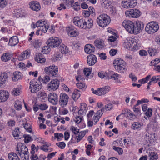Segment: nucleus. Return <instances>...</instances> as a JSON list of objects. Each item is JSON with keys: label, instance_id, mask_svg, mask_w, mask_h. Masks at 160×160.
Segmentation results:
<instances>
[{"label": "nucleus", "instance_id": "obj_1", "mask_svg": "<svg viewBox=\"0 0 160 160\" xmlns=\"http://www.w3.org/2000/svg\"><path fill=\"white\" fill-rule=\"evenodd\" d=\"M139 40L136 37L128 38L125 41L123 45L127 49L138 50L139 49Z\"/></svg>", "mask_w": 160, "mask_h": 160}, {"label": "nucleus", "instance_id": "obj_2", "mask_svg": "<svg viewBox=\"0 0 160 160\" xmlns=\"http://www.w3.org/2000/svg\"><path fill=\"white\" fill-rule=\"evenodd\" d=\"M16 150L18 151L17 153L23 160H28L29 159L28 149L24 144L22 143H18Z\"/></svg>", "mask_w": 160, "mask_h": 160}, {"label": "nucleus", "instance_id": "obj_3", "mask_svg": "<svg viewBox=\"0 0 160 160\" xmlns=\"http://www.w3.org/2000/svg\"><path fill=\"white\" fill-rule=\"evenodd\" d=\"M111 19L109 16L105 14H102L97 18V24L101 27L104 28L108 25L110 23Z\"/></svg>", "mask_w": 160, "mask_h": 160}, {"label": "nucleus", "instance_id": "obj_4", "mask_svg": "<svg viewBox=\"0 0 160 160\" xmlns=\"http://www.w3.org/2000/svg\"><path fill=\"white\" fill-rule=\"evenodd\" d=\"M29 88L32 93H36L40 90L42 85L40 81H38L36 79L32 80L29 83Z\"/></svg>", "mask_w": 160, "mask_h": 160}, {"label": "nucleus", "instance_id": "obj_5", "mask_svg": "<svg viewBox=\"0 0 160 160\" xmlns=\"http://www.w3.org/2000/svg\"><path fill=\"white\" fill-rule=\"evenodd\" d=\"M159 29L157 22L151 21L148 23L145 28V31L148 34H153L157 32Z\"/></svg>", "mask_w": 160, "mask_h": 160}, {"label": "nucleus", "instance_id": "obj_6", "mask_svg": "<svg viewBox=\"0 0 160 160\" xmlns=\"http://www.w3.org/2000/svg\"><path fill=\"white\" fill-rule=\"evenodd\" d=\"M44 71L47 74L53 77H57L58 73V68L57 66L53 65L45 68Z\"/></svg>", "mask_w": 160, "mask_h": 160}, {"label": "nucleus", "instance_id": "obj_7", "mask_svg": "<svg viewBox=\"0 0 160 160\" xmlns=\"http://www.w3.org/2000/svg\"><path fill=\"white\" fill-rule=\"evenodd\" d=\"M122 26L129 33L134 34V23L130 20H124L122 23Z\"/></svg>", "mask_w": 160, "mask_h": 160}, {"label": "nucleus", "instance_id": "obj_8", "mask_svg": "<svg viewBox=\"0 0 160 160\" xmlns=\"http://www.w3.org/2000/svg\"><path fill=\"white\" fill-rule=\"evenodd\" d=\"M59 85V81L57 79L52 80L48 84L47 89L50 91L57 90Z\"/></svg>", "mask_w": 160, "mask_h": 160}, {"label": "nucleus", "instance_id": "obj_9", "mask_svg": "<svg viewBox=\"0 0 160 160\" xmlns=\"http://www.w3.org/2000/svg\"><path fill=\"white\" fill-rule=\"evenodd\" d=\"M48 45L51 48L57 47L60 44L62 40L59 38L52 37L50 38L47 41Z\"/></svg>", "mask_w": 160, "mask_h": 160}, {"label": "nucleus", "instance_id": "obj_10", "mask_svg": "<svg viewBox=\"0 0 160 160\" xmlns=\"http://www.w3.org/2000/svg\"><path fill=\"white\" fill-rule=\"evenodd\" d=\"M73 22L75 25L81 28L86 29V22L85 19L75 17L73 18Z\"/></svg>", "mask_w": 160, "mask_h": 160}, {"label": "nucleus", "instance_id": "obj_11", "mask_svg": "<svg viewBox=\"0 0 160 160\" xmlns=\"http://www.w3.org/2000/svg\"><path fill=\"white\" fill-rule=\"evenodd\" d=\"M69 97L64 93H62L60 95L59 103L61 107H64L67 104Z\"/></svg>", "mask_w": 160, "mask_h": 160}, {"label": "nucleus", "instance_id": "obj_12", "mask_svg": "<svg viewBox=\"0 0 160 160\" xmlns=\"http://www.w3.org/2000/svg\"><path fill=\"white\" fill-rule=\"evenodd\" d=\"M48 99L50 103L54 105L57 104L58 101V96L57 94L54 92H52L49 94Z\"/></svg>", "mask_w": 160, "mask_h": 160}, {"label": "nucleus", "instance_id": "obj_13", "mask_svg": "<svg viewBox=\"0 0 160 160\" xmlns=\"http://www.w3.org/2000/svg\"><path fill=\"white\" fill-rule=\"evenodd\" d=\"M144 24L142 22L140 21L137 22L134 24V34H137L140 33L143 29Z\"/></svg>", "mask_w": 160, "mask_h": 160}, {"label": "nucleus", "instance_id": "obj_14", "mask_svg": "<svg viewBox=\"0 0 160 160\" xmlns=\"http://www.w3.org/2000/svg\"><path fill=\"white\" fill-rule=\"evenodd\" d=\"M97 61V58L93 54H90L87 57V63L90 66L94 65L96 62Z\"/></svg>", "mask_w": 160, "mask_h": 160}, {"label": "nucleus", "instance_id": "obj_15", "mask_svg": "<svg viewBox=\"0 0 160 160\" xmlns=\"http://www.w3.org/2000/svg\"><path fill=\"white\" fill-rule=\"evenodd\" d=\"M9 96V94L8 91L4 90L0 91V102L6 101Z\"/></svg>", "mask_w": 160, "mask_h": 160}, {"label": "nucleus", "instance_id": "obj_16", "mask_svg": "<svg viewBox=\"0 0 160 160\" xmlns=\"http://www.w3.org/2000/svg\"><path fill=\"white\" fill-rule=\"evenodd\" d=\"M30 8L33 10L38 11L41 8L40 4L37 1H33L29 3Z\"/></svg>", "mask_w": 160, "mask_h": 160}, {"label": "nucleus", "instance_id": "obj_17", "mask_svg": "<svg viewBox=\"0 0 160 160\" xmlns=\"http://www.w3.org/2000/svg\"><path fill=\"white\" fill-rule=\"evenodd\" d=\"M68 34L71 37H75L78 35L76 29L72 27H68L67 29Z\"/></svg>", "mask_w": 160, "mask_h": 160}, {"label": "nucleus", "instance_id": "obj_18", "mask_svg": "<svg viewBox=\"0 0 160 160\" xmlns=\"http://www.w3.org/2000/svg\"><path fill=\"white\" fill-rule=\"evenodd\" d=\"M122 114L131 120H133L136 118V115L132 113L131 111L128 109L125 110L124 112L122 113Z\"/></svg>", "mask_w": 160, "mask_h": 160}, {"label": "nucleus", "instance_id": "obj_19", "mask_svg": "<svg viewBox=\"0 0 160 160\" xmlns=\"http://www.w3.org/2000/svg\"><path fill=\"white\" fill-rule=\"evenodd\" d=\"M114 68L115 70L118 72L123 73L126 71L128 66L126 64H125L118 66H117V65L116 66V65H114Z\"/></svg>", "mask_w": 160, "mask_h": 160}, {"label": "nucleus", "instance_id": "obj_20", "mask_svg": "<svg viewBox=\"0 0 160 160\" xmlns=\"http://www.w3.org/2000/svg\"><path fill=\"white\" fill-rule=\"evenodd\" d=\"M8 78V74L7 73L3 72L0 75V88L6 83Z\"/></svg>", "mask_w": 160, "mask_h": 160}, {"label": "nucleus", "instance_id": "obj_21", "mask_svg": "<svg viewBox=\"0 0 160 160\" xmlns=\"http://www.w3.org/2000/svg\"><path fill=\"white\" fill-rule=\"evenodd\" d=\"M24 11L21 9H16L14 11V16L17 18L21 17V18H25L26 14Z\"/></svg>", "mask_w": 160, "mask_h": 160}, {"label": "nucleus", "instance_id": "obj_22", "mask_svg": "<svg viewBox=\"0 0 160 160\" xmlns=\"http://www.w3.org/2000/svg\"><path fill=\"white\" fill-rule=\"evenodd\" d=\"M108 40L110 44L112 47H115L117 46L118 41L116 37L113 36H111Z\"/></svg>", "mask_w": 160, "mask_h": 160}, {"label": "nucleus", "instance_id": "obj_23", "mask_svg": "<svg viewBox=\"0 0 160 160\" xmlns=\"http://www.w3.org/2000/svg\"><path fill=\"white\" fill-rule=\"evenodd\" d=\"M86 133L85 131H82L78 134L75 135L74 137L76 142L77 143L79 142L84 137Z\"/></svg>", "mask_w": 160, "mask_h": 160}, {"label": "nucleus", "instance_id": "obj_24", "mask_svg": "<svg viewBox=\"0 0 160 160\" xmlns=\"http://www.w3.org/2000/svg\"><path fill=\"white\" fill-rule=\"evenodd\" d=\"M84 50L86 53L90 54L95 51V48L92 45L88 44L85 46Z\"/></svg>", "mask_w": 160, "mask_h": 160}, {"label": "nucleus", "instance_id": "obj_25", "mask_svg": "<svg viewBox=\"0 0 160 160\" xmlns=\"http://www.w3.org/2000/svg\"><path fill=\"white\" fill-rule=\"evenodd\" d=\"M18 42V39L17 36H13L9 39L8 44L11 46H14L17 45Z\"/></svg>", "mask_w": 160, "mask_h": 160}, {"label": "nucleus", "instance_id": "obj_26", "mask_svg": "<svg viewBox=\"0 0 160 160\" xmlns=\"http://www.w3.org/2000/svg\"><path fill=\"white\" fill-rule=\"evenodd\" d=\"M12 134L15 139H18L22 138V135L19 131V128H16L12 132Z\"/></svg>", "mask_w": 160, "mask_h": 160}, {"label": "nucleus", "instance_id": "obj_27", "mask_svg": "<svg viewBox=\"0 0 160 160\" xmlns=\"http://www.w3.org/2000/svg\"><path fill=\"white\" fill-rule=\"evenodd\" d=\"M30 56V53L27 50L23 52L18 57L19 60L22 61L28 58Z\"/></svg>", "mask_w": 160, "mask_h": 160}, {"label": "nucleus", "instance_id": "obj_28", "mask_svg": "<svg viewBox=\"0 0 160 160\" xmlns=\"http://www.w3.org/2000/svg\"><path fill=\"white\" fill-rule=\"evenodd\" d=\"M94 43L96 47L99 49L103 48L104 46V42L102 40H95Z\"/></svg>", "mask_w": 160, "mask_h": 160}, {"label": "nucleus", "instance_id": "obj_29", "mask_svg": "<svg viewBox=\"0 0 160 160\" xmlns=\"http://www.w3.org/2000/svg\"><path fill=\"white\" fill-rule=\"evenodd\" d=\"M110 90V87L108 86H105L99 88L100 96L104 95L108 92Z\"/></svg>", "mask_w": 160, "mask_h": 160}, {"label": "nucleus", "instance_id": "obj_30", "mask_svg": "<svg viewBox=\"0 0 160 160\" xmlns=\"http://www.w3.org/2000/svg\"><path fill=\"white\" fill-rule=\"evenodd\" d=\"M21 73L18 71H16L13 73L12 76V80L13 81H16L21 78Z\"/></svg>", "mask_w": 160, "mask_h": 160}, {"label": "nucleus", "instance_id": "obj_31", "mask_svg": "<svg viewBox=\"0 0 160 160\" xmlns=\"http://www.w3.org/2000/svg\"><path fill=\"white\" fill-rule=\"evenodd\" d=\"M126 64V62L122 59L120 58H117L115 59L113 62V65L114 67V65L117 66H121L123 64Z\"/></svg>", "mask_w": 160, "mask_h": 160}, {"label": "nucleus", "instance_id": "obj_32", "mask_svg": "<svg viewBox=\"0 0 160 160\" xmlns=\"http://www.w3.org/2000/svg\"><path fill=\"white\" fill-rule=\"evenodd\" d=\"M81 95L80 92L78 89H75L72 93V98L74 101L77 100Z\"/></svg>", "mask_w": 160, "mask_h": 160}, {"label": "nucleus", "instance_id": "obj_33", "mask_svg": "<svg viewBox=\"0 0 160 160\" xmlns=\"http://www.w3.org/2000/svg\"><path fill=\"white\" fill-rule=\"evenodd\" d=\"M143 125V123L142 122H134L133 123L132 126L134 130H139L141 129Z\"/></svg>", "mask_w": 160, "mask_h": 160}, {"label": "nucleus", "instance_id": "obj_34", "mask_svg": "<svg viewBox=\"0 0 160 160\" xmlns=\"http://www.w3.org/2000/svg\"><path fill=\"white\" fill-rule=\"evenodd\" d=\"M35 60L38 62L41 63L45 62L46 60L43 55L41 53H39L36 56Z\"/></svg>", "mask_w": 160, "mask_h": 160}, {"label": "nucleus", "instance_id": "obj_35", "mask_svg": "<svg viewBox=\"0 0 160 160\" xmlns=\"http://www.w3.org/2000/svg\"><path fill=\"white\" fill-rule=\"evenodd\" d=\"M9 160H20L17 154L13 152H10L8 154Z\"/></svg>", "mask_w": 160, "mask_h": 160}, {"label": "nucleus", "instance_id": "obj_36", "mask_svg": "<svg viewBox=\"0 0 160 160\" xmlns=\"http://www.w3.org/2000/svg\"><path fill=\"white\" fill-rule=\"evenodd\" d=\"M51 145V144L50 143L46 142V143L40 147V149L45 152H48L49 151H51L52 150L51 148H48Z\"/></svg>", "mask_w": 160, "mask_h": 160}, {"label": "nucleus", "instance_id": "obj_37", "mask_svg": "<svg viewBox=\"0 0 160 160\" xmlns=\"http://www.w3.org/2000/svg\"><path fill=\"white\" fill-rule=\"evenodd\" d=\"M59 49L62 54L68 53L69 52L67 47L63 44L60 45Z\"/></svg>", "mask_w": 160, "mask_h": 160}, {"label": "nucleus", "instance_id": "obj_38", "mask_svg": "<svg viewBox=\"0 0 160 160\" xmlns=\"http://www.w3.org/2000/svg\"><path fill=\"white\" fill-rule=\"evenodd\" d=\"M86 22V29H89L91 28L93 25V21L90 18L85 20Z\"/></svg>", "mask_w": 160, "mask_h": 160}, {"label": "nucleus", "instance_id": "obj_39", "mask_svg": "<svg viewBox=\"0 0 160 160\" xmlns=\"http://www.w3.org/2000/svg\"><path fill=\"white\" fill-rule=\"evenodd\" d=\"M2 61L7 62L11 59V55L8 53H5L1 57Z\"/></svg>", "mask_w": 160, "mask_h": 160}, {"label": "nucleus", "instance_id": "obj_40", "mask_svg": "<svg viewBox=\"0 0 160 160\" xmlns=\"http://www.w3.org/2000/svg\"><path fill=\"white\" fill-rule=\"evenodd\" d=\"M129 2H130L129 0H122V6L126 8H131Z\"/></svg>", "mask_w": 160, "mask_h": 160}, {"label": "nucleus", "instance_id": "obj_41", "mask_svg": "<svg viewBox=\"0 0 160 160\" xmlns=\"http://www.w3.org/2000/svg\"><path fill=\"white\" fill-rule=\"evenodd\" d=\"M42 44V42L40 40H35L33 41V46L35 48H39Z\"/></svg>", "mask_w": 160, "mask_h": 160}, {"label": "nucleus", "instance_id": "obj_42", "mask_svg": "<svg viewBox=\"0 0 160 160\" xmlns=\"http://www.w3.org/2000/svg\"><path fill=\"white\" fill-rule=\"evenodd\" d=\"M149 156L150 157V160H156L158 158L157 154L154 152H150Z\"/></svg>", "mask_w": 160, "mask_h": 160}, {"label": "nucleus", "instance_id": "obj_43", "mask_svg": "<svg viewBox=\"0 0 160 160\" xmlns=\"http://www.w3.org/2000/svg\"><path fill=\"white\" fill-rule=\"evenodd\" d=\"M38 98H40L43 100H45L47 98L46 93L44 92H38Z\"/></svg>", "mask_w": 160, "mask_h": 160}, {"label": "nucleus", "instance_id": "obj_44", "mask_svg": "<svg viewBox=\"0 0 160 160\" xmlns=\"http://www.w3.org/2000/svg\"><path fill=\"white\" fill-rule=\"evenodd\" d=\"M121 77L120 75L117 73H114L112 75L109 76L108 75V77L107 79H109L110 78L113 79L114 80H116Z\"/></svg>", "mask_w": 160, "mask_h": 160}, {"label": "nucleus", "instance_id": "obj_45", "mask_svg": "<svg viewBox=\"0 0 160 160\" xmlns=\"http://www.w3.org/2000/svg\"><path fill=\"white\" fill-rule=\"evenodd\" d=\"M133 18H137L141 15L140 11L138 9H133Z\"/></svg>", "mask_w": 160, "mask_h": 160}, {"label": "nucleus", "instance_id": "obj_46", "mask_svg": "<svg viewBox=\"0 0 160 160\" xmlns=\"http://www.w3.org/2000/svg\"><path fill=\"white\" fill-rule=\"evenodd\" d=\"M77 87L79 89L85 90L87 88V85L83 82H79L76 84Z\"/></svg>", "mask_w": 160, "mask_h": 160}, {"label": "nucleus", "instance_id": "obj_47", "mask_svg": "<svg viewBox=\"0 0 160 160\" xmlns=\"http://www.w3.org/2000/svg\"><path fill=\"white\" fill-rule=\"evenodd\" d=\"M47 24L48 23L42 20H38L37 22V26H38V28H40L42 27H43Z\"/></svg>", "mask_w": 160, "mask_h": 160}, {"label": "nucleus", "instance_id": "obj_48", "mask_svg": "<svg viewBox=\"0 0 160 160\" xmlns=\"http://www.w3.org/2000/svg\"><path fill=\"white\" fill-rule=\"evenodd\" d=\"M112 148L115 151L117 152L119 155L122 154L123 153V150L121 148L113 146Z\"/></svg>", "mask_w": 160, "mask_h": 160}, {"label": "nucleus", "instance_id": "obj_49", "mask_svg": "<svg viewBox=\"0 0 160 160\" xmlns=\"http://www.w3.org/2000/svg\"><path fill=\"white\" fill-rule=\"evenodd\" d=\"M72 7L77 11H78L80 9V5L78 2H71Z\"/></svg>", "mask_w": 160, "mask_h": 160}, {"label": "nucleus", "instance_id": "obj_50", "mask_svg": "<svg viewBox=\"0 0 160 160\" xmlns=\"http://www.w3.org/2000/svg\"><path fill=\"white\" fill-rule=\"evenodd\" d=\"M152 82L153 83H155L158 82L160 81V76H154L151 78Z\"/></svg>", "mask_w": 160, "mask_h": 160}, {"label": "nucleus", "instance_id": "obj_51", "mask_svg": "<svg viewBox=\"0 0 160 160\" xmlns=\"http://www.w3.org/2000/svg\"><path fill=\"white\" fill-rule=\"evenodd\" d=\"M126 16L129 18H133V9L126 11L125 12Z\"/></svg>", "mask_w": 160, "mask_h": 160}, {"label": "nucleus", "instance_id": "obj_52", "mask_svg": "<svg viewBox=\"0 0 160 160\" xmlns=\"http://www.w3.org/2000/svg\"><path fill=\"white\" fill-rule=\"evenodd\" d=\"M49 46H45L43 47L42 49V52L43 53V54H47V53L49 52L51 50Z\"/></svg>", "mask_w": 160, "mask_h": 160}, {"label": "nucleus", "instance_id": "obj_53", "mask_svg": "<svg viewBox=\"0 0 160 160\" xmlns=\"http://www.w3.org/2000/svg\"><path fill=\"white\" fill-rule=\"evenodd\" d=\"M14 107L16 109H21L22 108L21 102L19 100L16 101L14 103Z\"/></svg>", "mask_w": 160, "mask_h": 160}, {"label": "nucleus", "instance_id": "obj_54", "mask_svg": "<svg viewBox=\"0 0 160 160\" xmlns=\"http://www.w3.org/2000/svg\"><path fill=\"white\" fill-rule=\"evenodd\" d=\"M49 26L47 24H46V25L44 26L43 27H41L39 28L40 29V30H41V32H43L44 33H46L48 29L49 28Z\"/></svg>", "mask_w": 160, "mask_h": 160}, {"label": "nucleus", "instance_id": "obj_55", "mask_svg": "<svg viewBox=\"0 0 160 160\" xmlns=\"http://www.w3.org/2000/svg\"><path fill=\"white\" fill-rule=\"evenodd\" d=\"M38 108L42 110H45L48 108V106L47 104L43 103L39 104Z\"/></svg>", "mask_w": 160, "mask_h": 160}, {"label": "nucleus", "instance_id": "obj_56", "mask_svg": "<svg viewBox=\"0 0 160 160\" xmlns=\"http://www.w3.org/2000/svg\"><path fill=\"white\" fill-rule=\"evenodd\" d=\"M54 135L55 137L57 138L58 141L61 140V139L63 138V135L61 133L59 134L58 133H55Z\"/></svg>", "mask_w": 160, "mask_h": 160}, {"label": "nucleus", "instance_id": "obj_57", "mask_svg": "<svg viewBox=\"0 0 160 160\" xmlns=\"http://www.w3.org/2000/svg\"><path fill=\"white\" fill-rule=\"evenodd\" d=\"M148 52L151 56H154L156 53V50L152 48H149L148 49Z\"/></svg>", "mask_w": 160, "mask_h": 160}, {"label": "nucleus", "instance_id": "obj_58", "mask_svg": "<svg viewBox=\"0 0 160 160\" xmlns=\"http://www.w3.org/2000/svg\"><path fill=\"white\" fill-rule=\"evenodd\" d=\"M62 55V53L58 52L54 55V59L55 60L57 61L61 58Z\"/></svg>", "mask_w": 160, "mask_h": 160}, {"label": "nucleus", "instance_id": "obj_59", "mask_svg": "<svg viewBox=\"0 0 160 160\" xmlns=\"http://www.w3.org/2000/svg\"><path fill=\"white\" fill-rule=\"evenodd\" d=\"M24 127L25 129L27 130V131L29 132H31V126L30 124L27 122H26L24 124Z\"/></svg>", "mask_w": 160, "mask_h": 160}, {"label": "nucleus", "instance_id": "obj_60", "mask_svg": "<svg viewBox=\"0 0 160 160\" xmlns=\"http://www.w3.org/2000/svg\"><path fill=\"white\" fill-rule=\"evenodd\" d=\"M50 80V77L47 75L44 76L42 80V83L43 84H46Z\"/></svg>", "mask_w": 160, "mask_h": 160}, {"label": "nucleus", "instance_id": "obj_61", "mask_svg": "<svg viewBox=\"0 0 160 160\" xmlns=\"http://www.w3.org/2000/svg\"><path fill=\"white\" fill-rule=\"evenodd\" d=\"M91 69L90 68H87L84 69L83 72L84 75L88 77L91 74Z\"/></svg>", "mask_w": 160, "mask_h": 160}, {"label": "nucleus", "instance_id": "obj_62", "mask_svg": "<svg viewBox=\"0 0 160 160\" xmlns=\"http://www.w3.org/2000/svg\"><path fill=\"white\" fill-rule=\"evenodd\" d=\"M30 158L32 160H36L38 159V157L37 155L35 153V152L33 151L31 152Z\"/></svg>", "mask_w": 160, "mask_h": 160}, {"label": "nucleus", "instance_id": "obj_63", "mask_svg": "<svg viewBox=\"0 0 160 160\" xmlns=\"http://www.w3.org/2000/svg\"><path fill=\"white\" fill-rule=\"evenodd\" d=\"M70 130L75 134V135L79 133V129L74 126H72L70 128Z\"/></svg>", "mask_w": 160, "mask_h": 160}, {"label": "nucleus", "instance_id": "obj_64", "mask_svg": "<svg viewBox=\"0 0 160 160\" xmlns=\"http://www.w3.org/2000/svg\"><path fill=\"white\" fill-rule=\"evenodd\" d=\"M82 120V118L80 116H77L73 119V121H74L76 124L79 123Z\"/></svg>", "mask_w": 160, "mask_h": 160}]
</instances>
